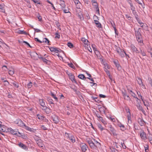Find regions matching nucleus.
<instances>
[{
	"mask_svg": "<svg viewBox=\"0 0 152 152\" xmlns=\"http://www.w3.org/2000/svg\"><path fill=\"white\" fill-rule=\"evenodd\" d=\"M135 36L137 41L140 46L143 45L144 44L143 42V40L140 32L139 31V30L135 31Z\"/></svg>",
	"mask_w": 152,
	"mask_h": 152,
	"instance_id": "nucleus-1",
	"label": "nucleus"
},
{
	"mask_svg": "<svg viewBox=\"0 0 152 152\" xmlns=\"http://www.w3.org/2000/svg\"><path fill=\"white\" fill-rule=\"evenodd\" d=\"M8 131L10 132L11 134L15 135H18V133L20 134V133L18 132V129H13L11 128H8L7 129Z\"/></svg>",
	"mask_w": 152,
	"mask_h": 152,
	"instance_id": "nucleus-2",
	"label": "nucleus"
},
{
	"mask_svg": "<svg viewBox=\"0 0 152 152\" xmlns=\"http://www.w3.org/2000/svg\"><path fill=\"white\" fill-rule=\"evenodd\" d=\"M108 127L114 136H117V134L116 133V130L112 126V125L110 124H109L108 126Z\"/></svg>",
	"mask_w": 152,
	"mask_h": 152,
	"instance_id": "nucleus-3",
	"label": "nucleus"
},
{
	"mask_svg": "<svg viewBox=\"0 0 152 152\" xmlns=\"http://www.w3.org/2000/svg\"><path fill=\"white\" fill-rule=\"evenodd\" d=\"M140 137L142 140H145L147 139L146 133L143 130H142L140 132Z\"/></svg>",
	"mask_w": 152,
	"mask_h": 152,
	"instance_id": "nucleus-4",
	"label": "nucleus"
},
{
	"mask_svg": "<svg viewBox=\"0 0 152 152\" xmlns=\"http://www.w3.org/2000/svg\"><path fill=\"white\" fill-rule=\"evenodd\" d=\"M82 7H80V8H77L76 9V11L78 17L80 19L83 17V15L82 13V10L81 9Z\"/></svg>",
	"mask_w": 152,
	"mask_h": 152,
	"instance_id": "nucleus-5",
	"label": "nucleus"
},
{
	"mask_svg": "<svg viewBox=\"0 0 152 152\" xmlns=\"http://www.w3.org/2000/svg\"><path fill=\"white\" fill-rule=\"evenodd\" d=\"M80 146L81 148V151L83 152L86 151L88 148L87 146L85 143L82 142L80 144Z\"/></svg>",
	"mask_w": 152,
	"mask_h": 152,
	"instance_id": "nucleus-6",
	"label": "nucleus"
},
{
	"mask_svg": "<svg viewBox=\"0 0 152 152\" xmlns=\"http://www.w3.org/2000/svg\"><path fill=\"white\" fill-rule=\"evenodd\" d=\"M15 122L18 126L22 128L24 127V126L25 125V124L23 122V121L20 119L16 120L15 121Z\"/></svg>",
	"mask_w": 152,
	"mask_h": 152,
	"instance_id": "nucleus-7",
	"label": "nucleus"
},
{
	"mask_svg": "<svg viewBox=\"0 0 152 152\" xmlns=\"http://www.w3.org/2000/svg\"><path fill=\"white\" fill-rule=\"evenodd\" d=\"M23 128L25 129L26 130L32 133H34L36 130V129H34L33 128H31L28 126H26L25 124L24 125V127H23Z\"/></svg>",
	"mask_w": 152,
	"mask_h": 152,
	"instance_id": "nucleus-8",
	"label": "nucleus"
},
{
	"mask_svg": "<svg viewBox=\"0 0 152 152\" xmlns=\"http://www.w3.org/2000/svg\"><path fill=\"white\" fill-rule=\"evenodd\" d=\"M52 118L53 121L55 124H58L59 122V117L58 116L54 115L52 116Z\"/></svg>",
	"mask_w": 152,
	"mask_h": 152,
	"instance_id": "nucleus-9",
	"label": "nucleus"
},
{
	"mask_svg": "<svg viewBox=\"0 0 152 152\" xmlns=\"http://www.w3.org/2000/svg\"><path fill=\"white\" fill-rule=\"evenodd\" d=\"M77 8H80V7H82L81 3L79 0H73Z\"/></svg>",
	"mask_w": 152,
	"mask_h": 152,
	"instance_id": "nucleus-10",
	"label": "nucleus"
},
{
	"mask_svg": "<svg viewBox=\"0 0 152 152\" xmlns=\"http://www.w3.org/2000/svg\"><path fill=\"white\" fill-rule=\"evenodd\" d=\"M50 49L51 52H54L56 53H58L60 52L61 51L60 49L56 47H51Z\"/></svg>",
	"mask_w": 152,
	"mask_h": 152,
	"instance_id": "nucleus-11",
	"label": "nucleus"
},
{
	"mask_svg": "<svg viewBox=\"0 0 152 152\" xmlns=\"http://www.w3.org/2000/svg\"><path fill=\"white\" fill-rule=\"evenodd\" d=\"M126 111L127 113V116L128 121H131V115L130 111V109L127 108L126 109Z\"/></svg>",
	"mask_w": 152,
	"mask_h": 152,
	"instance_id": "nucleus-12",
	"label": "nucleus"
},
{
	"mask_svg": "<svg viewBox=\"0 0 152 152\" xmlns=\"http://www.w3.org/2000/svg\"><path fill=\"white\" fill-rule=\"evenodd\" d=\"M131 50L132 51L135 53H139L138 50L137 48L133 45H131L130 46Z\"/></svg>",
	"mask_w": 152,
	"mask_h": 152,
	"instance_id": "nucleus-13",
	"label": "nucleus"
},
{
	"mask_svg": "<svg viewBox=\"0 0 152 152\" xmlns=\"http://www.w3.org/2000/svg\"><path fill=\"white\" fill-rule=\"evenodd\" d=\"M122 94L125 99L126 100H130V98L129 96L126 94V92H122Z\"/></svg>",
	"mask_w": 152,
	"mask_h": 152,
	"instance_id": "nucleus-14",
	"label": "nucleus"
},
{
	"mask_svg": "<svg viewBox=\"0 0 152 152\" xmlns=\"http://www.w3.org/2000/svg\"><path fill=\"white\" fill-rule=\"evenodd\" d=\"M92 5L93 6H94L96 11L98 12V14L99 15V10L98 7V4H97L96 2L92 4Z\"/></svg>",
	"mask_w": 152,
	"mask_h": 152,
	"instance_id": "nucleus-15",
	"label": "nucleus"
},
{
	"mask_svg": "<svg viewBox=\"0 0 152 152\" xmlns=\"http://www.w3.org/2000/svg\"><path fill=\"white\" fill-rule=\"evenodd\" d=\"M18 145L21 148L23 149L24 150H27L28 149V148L27 146L23 143L20 142L18 144Z\"/></svg>",
	"mask_w": 152,
	"mask_h": 152,
	"instance_id": "nucleus-16",
	"label": "nucleus"
},
{
	"mask_svg": "<svg viewBox=\"0 0 152 152\" xmlns=\"http://www.w3.org/2000/svg\"><path fill=\"white\" fill-rule=\"evenodd\" d=\"M81 41L82 42L86 45H88L89 44V42L88 40L86 39H85L84 37L82 38L81 39Z\"/></svg>",
	"mask_w": 152,
	"mask_h": 152,
	"instance_id": "nucleus-17",
	"label": "nucleus"
},
{
	"mask_svg": "<svg viewBox=\"0 0 152 152\" xmlns=\"http://www.w3.org/2000/svg\"><path fill=\"white\" fill-rule=\"evenodd\" d=\"M37 55H38L37 53L35 52L32 53L31 54V57L35 60H37V58L36 57V56Z\"/></svg>",
	"mask_w": 152,
	"mask_h": 152,
	"instance_id": "nucleus-18",
	"label": "nucleus"
},
{
	"mask_svg": "<svg viewBox=\"0 0 152 152\" xmlns=\"http://www.w3.org/2000/svg\"><path fill=\"white\" fill-rule=\"evenodd\" d=\"M69 76L70 79L72 81H74L75 83H76L74 76L73 74L72 73H70L69 75Z\"/></svg>",
	"mask_w": 152,
	"mask_h": 152,
	"instance_id": "nucleus-19",
	"label": "nucleus"
},
{
	"mask_svg": "<svg viewBox=\"0 0 152 152\" xmlns=\"http://www.w3.org/2000/svg\"><path fill=\"white\" fill-rule=\"evenodd\" d=\"M124 53H125L124 50L121 49L119 52H118V53L121 57L124 58L125 56Z\"/></svg>",
	"mask_w": 152,
	"mask_h": 152,
	"instance_id": "nucleus-20",
	"label": "nucleus"
},
{
	"mask_svg": "<svg viewBox=\"0 0 152 152\" xmlns=\"http://www.w3.org/2000/svg\"><path fill=\"white\" fill-rule=\"evenodd\" d=\"M93 140L94 141V144L95 145V148H99L101 146L100 143L95 140V139H94Z\"/></svg>",
	"mask_w": 152,
	"mask_h": 152,
	"instance_id": "nucleus-21",
	"label": "nucleus"
},
{
	"mask_svg": "<svg viewBox=\"0 0 152 152\" xmlns=\"http://www.w3.org/2000/svg\"><path fill=\"white\" fill-rule=\"evenodd\" d=\"M137 82L138 84L139 85H140V86L142 85L144 86H145V85L143 84L142 80L140 78L138 77L137 79Z\"/></svg>",
	"mask_w": 152,
	"mask_h": 152,
	"instance_id": "nucleus-22",
	"label": "nucleus"
},
{
	"mask_svg": "<svg viewBox=\"0 0 152 152\" xmlns=\"http://www.w3.org/2000/svg\"><path fill=\"white\" fill-rule=\"evenodd\" d=\"M138 122L139 124L141 126H143L144 125L145 122L142 119L140 118L138 119Z\"/></svg>",
	"mask_w": 152,
	"mask_h": 152,
	"instance_id": "nucleus-23",
	"label": "nucleus"
},
{
	"mask_svg": "<svg viewBox=\"0 0 152 152\" xmlns=\"http://www.w3.org/2000/svg\"><path fill=\"white\" fill-rule=\"evenodd\" d=\"M38 103L41 106L45 105V102L43 99H39L38 100Z\"/></svg>",
	"mask_w": 152,
	"mask_h": 152,
	"instance_id": "nucleus-24",
	"label": "nucleus"
},
{
	"mask_svg": "<svg viewBox=\"0 0 152 152\" xmlns=\"http://www.w3.org/2000/svg\"><path fill=\"white\" fill-rule=\"evenodd\" d=\"M94 23L96 25V26L98 28H101L102 25L100 23L98 20H94Z\"/></svg>",
	"mask_w": 152,
	"mask_h": 152,
	"instance_id": "nucleus-25",
	"label": "nucleus"
},
{
	"mask_svg": "<svg viewBox=\"0 0 152 152\" xmlns=\"http://www.w3.org/2000/svg\"><path fill=\"white\" fill-rule=\"evenodd\" d=\"M148 139L150 143L152 144V134L149 133V134L148 136Z\"/></svg>",
	"mask_w": 152,
	"mask_h": 152,
	"instance_id": "nucleus-26",
	"label": "nucleus"
},
{
	"mask_svg": "<svg viewBox=\"0 0 152 152\" xmlns=\"http://www.w3.org/2000/svg\"><path fill=\"white\" fill-rule=\"evenodd\" d=\"M50 95L55 100L56 102H58V98L56 96V95L55 94H54L53 92H51Z\"/></svg>",
	"mask_w": 152,
	"mask_h": 152,
	"instance_id": "nucleus-27",
	"label": "nucleus"
},
{
	"mask_svg": "<svg viewBox=\"0 0 152 152\" xmlns=\"http://www.w3.org/2000/svg\"><path fill=\"white\" fill-rule=\"evenodd\" d=\"M78 77L79 78L84 80H85L87 78L83 75L82 74H80L78 75Z\"/></svg>",
	"mask_w": 152,
	"mask_h": 152,
	"instance_id": "nucleus-28",
	"label": "nucleus"
},
{
	"mask_svg": "<svg viewBox=\"0 0 152 152\" xmlns=\"http://www.w3.org/2000/svg\"><path fill=\"white\" fill-rule=\"evenodd\" d=\"M113 63L115 65V66L117 67L118 69H119L121 68L120 65L118 63V61H114Z\"/></svg>",
	"mask_w": 152,
	"mask_h": 152,
	"instance_id": "nucleus-29",
	"label": "nucleus"
},
{
	"mask_svg": "<svg viewBox=\"0 0 152 152\" xmlns=\"http://www.w3.org/2000/svg\"><path fill=\"white\" fill-rule=\"evenodd\" d=\"M129 93H130V94L133 97H134V98H135L136 99H137V100H140V99H139L138 98H137L136 96V95H135V94L131 90H130L129 91Z\"/></svg>",
	"mask_w": 152,
	"mask_h": 152,
	"instance_id": "nucleus-30",
	"label": "nucleus"
},
{
	"mask_svg": "<svg viewBox=\"0 0 152 152\" xmlns=\"http://www.w3.org/2000/svg\"><path fill=\"white\" fill-rule=\"evenodd\" d=\"M37 143L39 147H43V144L42 142V141L41 140H38L37 142Z\"/></svg>",
	"mask_w": 152,
	"mask_h": 152,
	"instance_id": "nucleus-31",
	"label": "nucleus"
},
{
	"mask_svg": "<svg viewBox=\"0 0 152 152\" xmlns=\"http://www.w3.org/2000/svg\"><path fill=\"white\" fill-rule=\"evenodd\" d=\"M132 13L133 14V15H134L136 19H138V15L137 13V12L135 10L134 11H132Z\"/></svg>",
	"mask_w": 152,
	"mask_h": 152,
	"instance_id": "nucleus-32",
	"label": "nucleus"
},
{
	"mask_svg": "<svg viewBox=\"0 0 152 152\" xmlns=\"http://www.w3.org/2000/svg\"><path fill=\"white\" fill-rule=\"evenodd\" d=\"M69 140H70L71 142L73 143L75 142V138L72 135L71 136H70Z\"/></svg>",
	"mask_w": 152,
	"mask_h": 152,
	"instance_id": "nucleus-33",
	"label": "nucleus"
},
{
	"mask_svg": "<svg viewBox=\"0 0 152 152\" xmlns=\"http://www.w3.org/2000/svg\"><path fill=\"white\" fill-rule=\"evenodd\" d=\"M118 126L120 128L121 130L122 131H124L126 129V127L122 124H121L120 125H118Z\"/></svg>",
	"mask_w": 152,
	"mask_h": 152,
	"instance_id": "nucleus-34",
	"label": "nucleus"
},
{
	"mask_svg": "<svg viewBox=\"0 0 152 152\" xmlns=\"http://www.w3.org/2000/svg\"><path fill=\"white\" fill-rule=\"evenodd\" d=\"M65 137L69 139L70 137V136L72 135L71 134L67 133V132H65L64 134Z\"/></svg>",
	"mask_w": 152,
	"mask_h": 152,
	"instance_id": "nucleus-35",
	"label": "nucleus"
},
{
	"mask_svg": "<svg viewBox=\"0 0 152 152\" xmlns=\"http://www.w3.org/2000/svg\"><path fill=\"white\" fill-rule=\"evenodd\" d=\"M137 107L138 109L140 110L143 113L144 112H145V111L143 109L142 107L140 104L137 106Z\"/></svg>",
	"mask_w": 152,
	"mask_h": 152,
	"instance_id": "nucleus-36",
	"label": "nucleus"
},
{
	"mask_svg": "<svg viewBox=\"0 0 152 152\" xmlns=\"http://www.w3.org/2000/svg\"><path fill=\"white\" fill-rule=\"evenodd\" d=\"M5 127L4 125H1V126H0V131L3 132H4L5 131Z\"/></svg>",
	"mask_w": 152,
	"mask_h": 152,
	"instance_id": "nucleus-37",
	"label": "nucleus"
},
{
	"mask_svg": "<svg viewBox=\"0 0 152 152\" xmlns=\"http://www.w3.org/2000/svg\"><path fill=\"white\" fill-rule=\"evenodd\" d=\"M6 78H4L3 77H1V80H3V82H6V85H7L9 84V82L6 79Z\"/></svg>",
	"mask_w": 152,
	"mask_h": 152,
	"instance_id": "nucleus-38",
	"label": "nucleus"
},
{
	"mask_svg": "<svg viewBox=\"0 0 152 152\" xmlns=\"http://www.w3.org/2000/svg\"><path fill=\"white\" fill-rule=\"evenodd\" d=\"M45 112L47 114H49L51 113V110L50 108L48 107Z\"/></svg>",
	"mask_w": 152,
	"mask_h": 152,
	"instance_id": "nucleus-39",
	"label": "nucleus"
},
{
	"mask_svg": "<svg viewBox=\"0 0 152 152\" xmlns=\"http://www.w3.org/2000/svg\"><path fill=\"white\" fill-rule=\"evenodd\" d=\"M42 42L46 43H47L48 45H49L50 41L47 38H45L43 39V41Z\"/></svg>",
	"mask_w": 152,
	"mask_h": 152,
	"instance_id": "nucleus-40",
	"label": "nucleus"
},
{
	"mask_svg": "<svg viewBox=\"0 0 152 152\" xmlns=\"http://www.w3.org/2000/svg\"><path fill=\"white\" fill-rule=\"evenodd\" d=\"M37 116L39 119L42 120L44 118V116L43 115H40L39 114L37 115Z\"/></svg>",
	"mask_w": 152,
	"mask_h": 152,
	"instance_id": "nucleus-41",
	"label": "nucleus"
},
{
	"mask_svg": "<svg viewBox=\"0 0 152 152\" xmlns=\"http://www.w3.org/2000/svg\"><path fill=\"white\" fill-rule=\"evenodd\" d=\"M70 87L74 92H77V88L75 86V85L72 86Z\"/></svg>",
	"mask_w": 152,
	"mask_h": 152,
	"instance_id": "nucleus-42",
	"label": "nucleus"
},
{
	"mask_svg": "<svg viewBox=\"0 0 152 152\" xmlns=\"http://www.w3.org/2000/svg\"><path fill=\"white\" fill-rule=\"evenodd\" d=\"M97 126L98 128L101 130V131H102L104 129L102 125L100 124H98L97 125Z\"/></svg>",
	"mask_w": 152,
	"mask_h": 152,
	"instance_id": "nucleus-43",
	"label": "nucleus"
},
{
	"mask_svg": "<svg viewBox=\"0 0 152 152\" xmlns=\"http://www.w3.org/2000/svg\"><path fill=\"white\" fill-rule=\"evenodd\" d=\"M136 20L138 23L140 24V26L142 27H143L144 25L143 23L141 22L139 18H138V19H136Z\"/></svg>",
	"mask_w": 152,
	"mask_h": 152,
	"instance_id": "nucleus-44",
	"label": "nucleus"
},
{
	"mask_svg": "<svg viewBox=\"0 0 152 152\" xmlns=\"http://www.w3.org/2000/svg\"><path fill=\"white\" fill-rule=\"evenodd\" d=\"M48 101L49 104H54V103L53 102V101L50 98H48Z\"/></svg>",
	"mask_w": 152,
	"mask_h": 152,
	"instance_id": "nucleus-45",
	"label": "nucleus"
},
{
	"mask_svg": "<svg viewBox=\"0 0 152 152\" xmlns=\"http://www.w3.org/2000/svg\"><path fill=\"white\" fill-rule=\"evenodd\" d=\"M99 110L100 112L101 113H102L101 112H103L104 113H105V108L104 107H101L99 109Z\"/></svg>",
	"mask_w": 152,
	"mask_h": 152,
	"instance_id": "nucleus-46",
	"label": "nucleus"
},
{
	"mask_svg": "<svg viewBox=\"0 0 152 152\" xmlns=\"http://www.w3.org/2000/svg\"><path fill=\"white\" fill-rule=\"evenodd\" d=\"M89 145L91 149H94L95 148V145L94 144V142H93L91 144Z\"/></svg>",
	"mask_w": 152,
	"mask_h": 152,
	"instance_id": "nucleus-47",
	"label": "nucleus"
},
{
	"mask_svg": "<svg viewBox=\"0 0 152 152\" xmlns=\"http://www.w3.org/2000/svg\"><path fill=\"white\" fill-rule=\"evenodd\" d=\"M15 87L18 88V83L15 81H14L11 83Z\"/></svg>",
	"mask_w": 152,
	"mask_h": 152,
	"instance_id": "nucleus-48",
	"label": "nucleus"
},
{
	"mask_svg": "<svg viewBox=\"0 0 152 152\" xmlns=\"http://www.w3.org/2000/svg\"><path fill=\"white\" fill-rule=\"evenodd\" d=\"M67 45L70 48H71L74 47L72 44L70 42H69L67 43Z\"/></svg>",
	"mask_w": 152,
	"mask_h": 152,
	"instance_id": "nucleus-49",
	"label": "nucleus"
},
{
	"mask_svg": "<svg viewBox=\"0 0 152 152\" xmlns=\"http://www.w3.org/2000/svg\"><path fill=\"white\" fill-rule=\"evenodd\" d=\"M18 33L20 34H27L26 32V31L22 30H19Z\"/></svg>",
	"mask_w": 152,
	"mask_h": 152,
	"instance_id": "nucleus-50",
	"label": "nucleus"
},
{
	"mask_svg": "<svg viewBox=\"0 0 152 152\" xmlns=\"http://www.w3.org/2000/svg\"><path fill=\"white\" fill-rule=\"evenodd\" d=\"M110 149L112 152H118V150L113 147L110 148Z\"/></svg>",
	"mask_w": 152,
	"mask_h": 152,
	"instance_id": "nucleus-51",
	"label": "nucleus"
},
{
	"mask_svg": "<svg viewBox=\"0 0 152 152\" xmlns=\"http://www.w3.org/2000/svg\"><path fill=\"white\" fill-rule=\"evenodd\" d=\"M32 83L31 82H30L27 85V87L28 88H31L32 86Z\"/></svg>",
	"mask_w": 152,
	"mask_h": 152,
	"instance_id": "nucleus-52",
	"label": "nucleus"
},
{
	"mask_svg": "<svg viewBox=\"0 0 152 152\" xmlns=\"http://www.w3.org/2000/svg\"><path fill=\"white\" fill-rule=\"evenodd\" d=\"M55 38H57L58 39H59L60 38V35L58 33V32H56L55 34Z\"/></svg>",
	"mask_w": 152,
	"mask_h": 152,
	"instance_id": "nucleus-53",
	"label": "nucleus"
},
{
	"mask_svg": "<svg viewBox=\"0 0 152 152\" xmlns=\"http://www.w3.org/2000/svg\"><path fill=\"white\" fill-rule=\"evenodd\" d=\"M2 69L3 70L5 71H7L8 69L7 66L6 65L3 66L2 67Z\"/></svg>",
	"mask_w": 152,
	"mask_h": 152,
	"instance_id": "nucleus-54",
	"label": "nucleus"
},
{
	"mask_svg": "<svg viewBox=\"0 0 152 152\" xmlns=\"http://www.w3.org/2000/svg\"><path fill=\"white\" fill-rule=\"evenodd\" d=\"M0 9L1 10V11L4 13L5 12V10L4 7H2L1 5H0Z\"/></svg>",
	"mask_w": 152,
	"mask_h": 152,
	"instance_id": "nucleus-55",
	"label": "nucleus"
},
{
	"mask_svg": "<svg viewBox=\"0 0 152 152\" xmlns=\"http://www.w3.org/2000/svg\"><path fill=\"white\" fill-rule=\"evenodd\" d=\"M143 104H144V105L147 107V109H148V107L149 106V103L148 102V101H146V102L145 103V102H143Z\"/></svg>",
	"mask_w": 152,
	"mask_h": 152,
	"instance_id": "nucleus-56",
	"label": "nucleus"
},
{
	"mask_svg": "<svg viewBox=\"0 0 152 152\" xmlns=\"http://www.w3.org/2000/svg\"><path fill=\"white\" fill-rule=\"evenodd\" d=\"M41 60L43 61L44 62H45L46 64L48 63V60L44 58L43 57Z\"/></svg>",
	"mask_w": 152,
	"mask_h": 152,
	"instance_id": "nucleus-57",
	"label": "nucleus"
},
{
	"mask_svg": "<svg viewBox=\"0 0 152 152\" xmlns=\"http://www.w3.org/2000/svg\"><path fill=\"white\" fill-rule=\"evenodd\" d=\"M149 80V83L150 84L151 86L152 87V79L151 78H148Z\"/></svg>",
	"mask_w": 152,
	"mask_h": 152,
	"instance_id": "nucleus-58",
	"label": "nucleus"
},
{
	"mask_svg": "<svg viewBox=\"0 0 152 152\" xmlns=\"http://www.w3.org/2000/svg\"><path fill=\"white\" fill-rule=\"evenodd\" d=\"M115 50L117 51V53L119 52V51L121 50V49L119 47H118L116 46L115 47Z\"/></svg>",
	"mask_w": 152,
	"mask_h": 152,
	"instance_id": "nucleus-59",
	"label": "nucleus"
},
{
	"mask_svg": "<svg viewBox=\"0 0 152 152\" xmlns=\"http://www.w3.org/2000/svg\"><path fill=\"white\" fill-rule=\"evenodd\" d=\"M121 144L124 149H126V147L124 142L123 143L121 142Z\"/></svg>",
	"mask_w": 152,
	"mask_h": 152,
	"instance_id": "nucleus-60",
	"label": "nucleus"
},
{
	"mask_svg": "<svg viewBox=\"0 0 152 152\" xmlns=\"http://www.w3.org/2000/svg\"><path fill=\"white\" fill-rule=\"evenodd\" d=\"M108 118L109 119L111 120L113 122H115V120L114 118H112V117H110L109 118Z\"/></svg>",
	"mask_w": 152,
	"mask_h": 152,
	"instance_id": "nucleus-61",
	"label": "nucleus"
},
{
	"mask_svg": "<svg viewBox=\"0 0 152 152\" xmlns=\"http://www.w3.org/2000/svg\"><path fill=\"white\" fill-rule=\"evenodd\" d=\"M69 66L70 67L74 69L75 68V66L72 63L69 64Z\"/></svg>",
	"mask_w": 152,
	"mask_h": 152,
	"instance_id": "nucleus-62",
	"label": "nucleus"
},
{
	"mask_svg": "<svg viewBox=\"0 0 152 152\" xmlns=\"http://www.w3.org/2000/svg\"><path fill=\"white\" fill-rule=\"evenodd\" d=\"M14 74V72L13 71L10 70L9 71V74L11 75H12Z\"/></svg>",
	"mask_w": 152,
	"mask_h": 152,
	"instance_id": "nucleus-63",
	"label": "nucleus"
},
{
	"mask_svg": "<svg viewBox=\"0 0 152 152\" xmlns=\"http://www.w3.org/2000/svg\"><path fill=\"white\" fill-rule=\"evenodd\" d=\"M41 128L42 129L44 130H46L47 129V128L44 125L41 126Z\"/></svg>",
	"mask_w": 152,
	"mask_h": 152,
	"instance_id": "nucleus-64",
	"label": "nucleus"
}]
</instances>
